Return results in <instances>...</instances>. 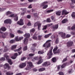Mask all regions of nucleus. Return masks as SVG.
<instances>
[{
    "instance_id": "nucleus-2",
    "label": "nucleus",
    "mask_w": 75,
    "mask_h": 75,
    "mask_svg": "<svg viewBox=\"0 0 75 75\" xmlns=\"http://www.w3.org/2000/svg\"><path fill=\"white\" fill-rule=\"evenodd\" d=\"M8 53H5L4 55V57H6V60L8 61V62L10 65H12L13 62H11V60L9 59V56H8Z\"/></svg>"
},
{
    "instance_id": "nucleus-6",
    "label": "nucleus",
    "mask_w": 75,
    "mask_h": 75,
    "mask_svg": "<svg viewBox=\"0 0 75 75\" xmlns=\"http://www.w3.org/2000/svg\"><path fill=\"white\" fill-rule=\"evenodd\" d=\"M18 24H19L20 25H24V22L23 21V20L21 19L20 21H18L17 22Z\"/></svg>"
},
{
    "instance_id": "nucleus-12",
    "label": "nucleus",
    "mask_w": 75,
    "mask_h": 75,
    "mask_svg": "<svg viewBox=\"0 0 75 75\" xmlns=\"http://www.w3.org/2000/svg\"><path fill=\"white\" fill-rule=\"evenodd\" d=\"M23 37H20L19 38H18V36H17L15 38V40L16 41H20V40H21L22 39H23Z\"/></svg>"
},
{
    "instance_id": "nucleus-44",
    "label": "nucleus",
    "mask_w": 75,
    "mask_h": 75,
    "mask_svg": "<svg viewBox=\"0 0 75 75\" xmlns=\"http://www.w3.org/2000/svg\"><path fill=\"white\" fill-rule=\"evenodd\" d=\"M10 36L11 38H13V37H14V35L12 33H10Z\"/></svg>"
},
{
    "instance_id": "nucleus-60",
    "label": "nucleus",
    "mask_w": 75,
    "mask_h": 75,
    "mask_svg": "<svg viewBox=\"0 0 75 75\" xmlns=\"http://www.w3.org/2000/svg\"><path fill=\"white\" fill-rule=\"evenodd\" d=\"M38 57H35L33 59H35V60H37V59H38Z\"/></svg>"
},
{
    "instance_id": "nucleus-8",
    "label": "nucleus",
    "mask_w": 75,
    "mask_h": 75,
    "mask_svg": "<svg viewBox=\"0 0 75 75\" xmlns=\"http://www.w3.org/2000/svg\"><path fill=\"white\" fill-rule=\"evenodd\" d=\"M50 65V62H46L43 63L42 64L43 67H45L46 66H48V65Z\"/></svg>"
},
{
    "instance_id": "nucleus-35",
    "label": "nucleus",
    "mask_w": 75,
    "mask_h": 75,
    "mask_svg": "<svg viewBox=\"0 0 75 75\" xmlns=\"http://www.w3.org/2000/svg\"><path fill=\"white\" fill-rule=\"evenodd\" d=\"M57 60V59L55 57H54L52 59V61L53 62H56V60Z\"/></svg>"
},
{
    "instance_id": "nucleus-55",
    "label": "nucleus",
    "mask_w": 75,
    "mask_h": 75,
    "mask_svg": "<svg viewBox=\"0 0 75 75\" xmlns=\"http://www.w3.org/2000/svg\"><path fill=\"white\" fill-rule=\"evenodd\" d=\"M58 38H57L55 41L56 44H58Z\"/></svg>"
},
{
    "instance_id": "nucleus-28",
    "label": "nucleus",
    "mask_w": 75,
    "mask_h": 75,
    "mask_svg": "<svg viewBox=\"0 0 75 75\" xmlns=\"http://www.w3.org/2000/svg\"><path fill=\"white\" fill-rule=\"evenodd\" d=\"M33 38L34 40H37V35H35L34 36H33Z\"/></svg>"
},
{
    "instance_id": "nucleus-1",
    "label": "nucleus",
    "mask_w": 75,
    "mask_h": 75,
    "mask_svg": "<svg viewBox=\"0 0 75 75\" xmlns=\"http://www.w3.org/2000/svg\"><path fill=\"white\" fill-rule=\"evenodd\" d=\"M51 40H47L46 42L43 45V47H46V48H50L51 47Z\"/></svg>"
},
{
    "instance_id": "nucleus-21",
    "label": "nucleus",
    "mask_w": 75,
    "mask_h": 75,
    "mask_svg": "<svg viewBox=\"0 0 75 75\" xmlns=\"http://www.w3.org/2000/svg\"><path fill=\"white\" fill-rule=\"evenodd\" d=\"M62 13V11H58L56 13V14L57 16H61V14Z\"/></svg>"
},
{
    "instance_id": "nucleus-18",
    "label": "nucleus",
    "mask_w": 75,
    "mask_h": 75,
    "mask_svg": "<svg viewBox=\"0 0 75 75\" xmlns=\"http://www.w3.org/2000/svg\"><path fill=\"white\" fill-rule=\"evenodd\" d=\"M25 38H30V34L28 33H26L24 35Z\"/></svg>"
},
{
    "instance_id": "nucleus-27",
    "label": "nucleus",
    "mask_w": 75,
    "mask_h": 75,
    "mask_svg": "<svg viewBox=\"0 0 75 75\" xmlns=\"http://www.w3.org/2000/svg\"><path fill=\"white\" fill-rule=\"evenodd\" d=\"M57 50H58V47L57 46L55 47L54 49L53 50L54 52H55V51H56Z\"/></svg>"
},
{
    "instance_id": "nucleus-10",
    "label": "nucleus",
    "mask_w": 75,
    "mask_h": 75,
    "mask_svg": "<svg viewBox=\"0 0 75 75\" xmlns=\"http://www.w3.org/2000/svg\"><path fill=\"white\" fill-rule=\"evenodd\" d=\"M39 60L37 64H41L42 62H43V59H42V57L41 56H40L39 58Z\"/></svg>"
},
{
    "instance_id": "nucleus-32",
    "label": "nucleus",
    "mask_w": 75,
    "mask_h": 75,
    "mask_svg": "<svg viewBox=\"0 0 75 75\" xmlns=\"http://www.w3.org/2000/svg\"><path fill=\"white\" fill-rule=\"evenodd\" d=\"M58 28V25L57 24L56 25L54 26L53 27V28L54 29H57Z\"/></svg>"
},
{
    "instance_id": "nucleus-51",
    "label": "nucleus",
    "mask_w": 75,
    "mask_h": 75,
    "mask_svg": "<svg viewBox=\"0 0 75 75\" xmlns=\"http://www.w3.org/2000/svg\"><path fill=\"white\" fill-rule=\"evenodd\" d=\"M71 36V35L69 34H67L66 35V38H69V37H70Z\"/></svg>"
},
{
    "instance_id": "nucleus-54",
    "label": "nucleus",
    "mask_w": 75,
    "mask_h": 75,
    "mask_svg": "<svg viewBox=\"0 0 75 75\" xmlns=\"http://www.w3.org/2000/svg\"><path fill=\"white\" fill-rule=\"evenodd\" d=\"M61 51V50L60 49H59L58 50V51L57 52H54V54H57V53H58V52H59Z\"/></svg>"
},
{
    "instance_id": "nucleus-53",
    "label": "nucleus",
    "mask_w": 75,
    "mask_h": 75,
    "mask_svg": "<svg viewBox=\"0 0 75 75\" xmlns=\"http://www.w3.org/2000/svg\"><path fill=\"white\" fill-rule=\"evenodd\" d=\"M34 55L35 54H29V57H33V56H34Z\"/></svg>"
},
{
    "instance_id": "nucleus-56",
    "label": "nucleus",
    "mask_w": 75,
    "mask_h": 75,
    "mask_svg": "<svg viewBox=\"0 0 75 75\" xmlns=\"http://www.w3.org/2000/svg\"><path fill=\"white\" fill-rule=\"evenodd\" d=\"M27 25H28V26H30V25H31V23L30 22H28V24H27Z\"/></svg>"
},
{
    "instance_id": "nucleus-42",
    "label": "nucleus",
    "mask_w": 75,
    "mask_h": 75,
    "mask_svg": "<svg viewBox=\"0 0 75 75\" xmlns=\"http://www.w3.org/2000/svg\"><path fill=\"white\" fill-rule=\"evenodd\" d=\"M17 33H20V34H23V32L21 30H19L17 31Z\"/></svg>"
},
{
    "instance_id": "nucleus-40",
    "label": "nucleus",
    "mask_w": 75,
    "mask_h": 75,
    "mask_svg": "<svg viewBox=\"0 0 75 75\" xmlns=\"http://www.w3.org/2000/svg\"><path fill=\"white\" fill-rule=\"evenodd\" d=\"M51 18L52 20L53 21H56V20L55 19V18H54V16H52L51 17Z\"/></svg>"
},
{
    "instance_id": "nucleus-7",
    "label": "nucleus",
    "mask_w": 75,
    "mask_h": 75,
    "mask_svg": "<svg viewBox=\"0 0 75 75\" xmlns=\"http://www.w3.org/2000/svg\"><path fill=\"white\" fill-rule=\"evenodd\" d=\"M59 35H61V37L63 38H65L66 34L65 33H63V32H61L59 33Z\"/></svg>"
},
{
    "instance_id": "nucleus-11",
    "label": "nucleus",
    "mask_w": 75,
    "mask_h": 75,
    "mask_svg": "<svg viewBox=\"0 0 75 75\" xmlns=\"http://www.w3.org/2000/svg\"><path fill=\"white\" fill-rule=\"evenodd\" d=\"M26 65V63H22L21 64L19 65V67L21 68H24V67H25Z\"/></svg>"
},
{
    "instance_id": "nucleus-5",
    "label": "nucleus",
    "mask_w": 75,
    "mask_h": 75,
    "mask_svg": "<svg viewBox=\"0 0 75 75\" xmlns=\"http://www.w3.org/2000/svg\"><path fill=\"white\" fill-rule=\"evenodd\" d=\"M51 48L52 49L49 52H48L47 55H49L48 59H50V58H51L52 55V49H53V47H52Z\"/></svg>"
},
{
    "instance_id": "nucleus-17",
    "label": "nucleus",
    "mask_w": 75,
    "mask_h": 75,
    "mask_svg": "<svg viewBox=\"0 0 75 75\" xmlns=\"http://www.w3.org/2000/svg\"><path fill=\"white\" fill-rule=\"evenodd\" d=\"M28 38H25L23 42V43L25 45H27L28 44Z\"/></svg>"
},
{
    "instance_id": "nucleus-37",
    "label": "nucleus",
    "mask_w": 75,
    "mask_h": 75,
    "mask_svg": "<svg viewBox=\"0 0 75 75\" xmlns=\"http://www.w3.org/2000/svg\"><path fill=\"white\" fill-rule=\"evenodd\" d=\"M34 31H35V29L33 28V29H31L30 30V32L31 34H32V33H34Z\"/></svg>"
},
{
    "instance_id": "nucleus-41",
    "label": "nucleus",
    "mask_w": 75,
    "mask_h": 75,
    "mask_svg": "<svg viewBox=\"0 0 75 75\" xmlns=\"http://www.w3.org/2000/svg\"><path fill=\"white\" fill-rule=\"evenodd\" d=\"M51 21L50 19V18H48L46 20V22L47 23H50Z\"/></svg>"
},
{
    "instance_id": "nucleus-57",
    "label": "nucleus",
    "mask_w": 75,
    "mask_h": 75,
    "mask_svg": "<svg viewBox=\"0 0 75 75\" xmlns=\"http://www.w3.org/2000/svg\"><path fill=\"white\" fill-rule=\"evenodd\" d=\"M69 74H71V73H72V69H71L69 71Z\"/></svg>"
},
{
    "instance_id": "nucleus-52",
    "label": "nucleus",
    "mask_w": 75,
    "mask_h": 75,
    "mask_svg": "<svg viewBox=\"0 0 75 75\" xmlns=\"http://www.w3.org/2000/svg\"><path fill=\"white\" fill-rule=\"evenodd\" d=\"M59 74L60 75H64V73L62 72H59Z\"/></svg>"
},
{
    "instance_id": "nucleus-16",
    "label": "nucleus",
    "mask_w": 75,
    "mask_h": 75,
    "mask_svg": "<svg viewBox=\"0 0 75 75\" xmlns=\"http://www.w3.org/2000/svg\"><path fill=\"white\" fill-rule=\"evenodd\" d=\"M17 56H18V54L17 53H15L14 54V56L11 57V58L13 59H15L17 58Z\"/></svg>"
},
{
    "instance_id": "nucleus-14",
    "label": "nucleus",
    "mask_w": 75,
    "mask_h": 75,
    "mask_svg": "<svg viewBox=\"0 0 75 75\" xmlns=\"http://www.w3.org/2000/svg\"><path fill=\"white\" fill-rule=\"evenodd\" d=\"M69 13V12H67L65 10H63L62 11V15H66L68 14Z\"/></svg>"
},
{
    "instance_id": "nucleus-43",
    "label": "nucleus",
    "mask_w": 75,
    "mask_h": 75,
    "mask_svg": "<svg viewBox=\"0 0 75 75\" xmlns=\"http://www.w3.org/2000/svg\"><path fill=\"white\" fill-rule=\"evenodd\" d=\"M71 16L72 17H75V12H73L72 13Z\"/></svg>"
},
{
    "instance_id": "nucleus-29",
    "label": "nucleus",
    "mask_w": 75,
    "mask_h": 75,
    "mask_svg": "<svg viewBox=\"0 0 75 75\" xmlns=\"http://www.w3.org/2000/svg\"><path fill=\"white\" fill-rule=\"evenodd\" d=\"M16 47H17L16 45H13L11 49L12 50H13V49H15V48H16Z\"/></svg>"
},
{
    "instance_id": "nucleus-64",
    "label": "nucleus",
    "mask_w": 75,
    "mask_h": 75,
    "mask_svg": "<svg viewBox=\"0 0 75 75\" xmlns=\"http://www.w3.org/2000/svg\"><path fill=\"white\" fill-rule=\"evenodd\" d=\"M72 52L73 53L75 52V49H73L72 50Z\"/></svg>"
},
{
    "instance_id": "nucleus-38",
    "label": "nucleus",
    "mask_w": 75,
    "mask_h": 75,
    "mask_svg": "<svg viewBox=\"0 0 75 75\" xmlns=\"http://www.w3.org/2000/svg\"><path fill=\"white\" fill-rule=\"evenodd\" d=\"M66 66V64H65V63L63 64L61 66L62 68H64V67H65Z\"/></svg>"
},
{
    "instance_id": "nucleus-49",
    "label": "nucleus",
    "mask_w": 75,
    "mask_h": 75,
    "mask_svg": "<svg viewBox=\"0 0 75 75\" xmlns=\"http://www.w3.org/2000/svg\"><path fill=\"white\" fill-rule=\"evenodd\" d=\"M47 7H48V5H46L44 6L43 7V8H44V9L46 8H47Z\"/></svg>"
},
{
    "instance_id": "nucleus-50",
    "label": "nucleus",
    "mask_w": 75,
    "mask_h": 75,
    "mask_svg": "<svg viewBox=\"0 0 75 75\" xmlns=\"http://www.w3.org/2000/svg\"><path fill=\"white\" fill-rule=\"evenodd\" d=\"M67 60V58L66 57L62 61L63 62H64L65 61H66Z\"/></svg>"
},
{
    "instance_id": "nucleus-58",
    "label": "nucleus",
    "mask_w": 75,
    "mask_h": 75,
    "mask_svg": "<svg viewBox=\"0 0 75 75\" xmlns=\"http://www.w3.org/2000/svg\"><path fill=\"white\" fill-rule=\"evenodd\" d=\"M61 67L60 65H59L58 67H57V71H58L60 69V67Z\"/></svg>"
},
{
    "instance_id": "nucleus-15",
    "label": "nucleus",
    "mask_w": 75,
    "mask_h": 75,
    "mask_svg": "<svg viewBox=\"0 0 75 75\" xmlns=\"http://www.w3.org/2000/svg\"><path fill=\"white\" fill-rule=\"evenodd\" d=\"M4 68L6 69L7 68L8 69H10V67L8 65V64L6 63L4 65Z\"/></svg>"
},
{
    "instance_id": "nucleus-34",
    "label": "nucleus",
    "mask_w": 75,
    "mask_h": 75,
    "mask_svg": "<svg viewBox=\"0 0 75 75\" xmlns=\"http://www.w3.org/2000/svg\"><path fill=\"white\" fill-rule=\"evenodd\" d=\"M15 41L16 40H12L10 41V43H11V44H13V43H14Z\"/></svg>"
},
{
    "instance_id": "nucleus-63",
    "label": "nucleus",
    "mask_w": 75,
    "mask_h": 75,
    "mask_svg": "<svg viewBox=\"0 0 75 75\" xmlns=\"http://www.w3.org/2000/svg\"><path fill=\"white\" fill-rule=\"evenodd\" d=\"M21 47H20V48H19L17 50H16L17 51H20L21 50Z\"/></svg>"
},
{
    "instance_id": "nucleus-23",
    "label": "nucleus",
    "mask_w": 75,
    "mask_h": 75,
    "mask_svg": "<svg viewBox=\"0 0 75 75\" xmlns=\"http://www.w3.org/2000/svg\"><path fill=\"white\" fill-rule=\"evenodd\" d=\"M6 60V59L4 57L1 58L0 59V62H2L3 61H5Z\"/></svg>"
},
{
    "instance_id": "nucleus-33",
    "label": "nucleus",
    "mask_w": 75,
    "mask_h": 75,
    "mask_svg": "<svg viewBox=\"0 0 75 75\" xmlns=\"http://www.w3.org/2000/svg\"><path fill=\"white\" fill-rule=\"evenodd\" d=\"M42 36L41 35H38V39L39 40H41V38H42Z\"/></svg>"
},
{
    "instance_id": "nucleus-31",
    "label": "nucleus",
    "mask_w": 75,
    "mask_h": 75,
    "mask_svg": "<svg viewBox=\"0 0 75 75\" xmlns=\"http://www.w3.org/2000/svg\"><path fill=\"white\" fill-rule=\"evenodd\" d=\"M48 3V2L47 1L43 3L41 5V6H44L45 5V4H47Z\"/></svg>"
},
{
    "instance_id": "nucleus-26",
    "label": "nucleus",
    "mask_w": 75,
    "mask_h": 75,
    "mask_svg": "<svg viewBox=\"0 0 75 75\" xmlns=\"http://www.w3.org/2000/svg\"><path fill=\"white\" fill-rule=\"evenodd\" d=\"M44 70H45V68H42L40 69L38 71L40 72H42V71H44Z\"/></svg>"
},
{
    "instance_id": "nucleus-39",
    "label": "nucleus",
    "mask_w": 75,
    "mask_h": 75,
    "mask_svg": "<svg viewBox=\"0 0 75 75\" xmlns=\"http://www.w3.org/2000/svg\"><path fill=\"white\" fill-rule=\"evenodd\" d=\"M47 28V25H46L43 26L42 30H46Z\"/></svg>"
},
{
    "instance_id": "nucleus-24",
    "label": "nucleus",
    "mask_w": 75,
    "mask_h": 75,
    "mask_svg": "<svg viewBox=\"0 0 75 75\" xmlns=\"http://www.w3.org/2000/svg\"><path fill=\"white\" fill-rule=\"evenodd\" d=\"M40 24H41V23H38V22H36L34 24V27H37V25L38 26V25Z\"/></svg>"
},
{
    "instance_id": "nucleus-30",
    "label": "nucleus",
    "mask_w": 75,
    "mask_h": 75,
    "mask_svg": "<svg viewBox=\"0 0 75 75\" xmlns=\"http://www.w3.org/2000/svg\"><path fill=\"white\" fill-rule=\"evenodd\" d=\"M54 11V10L53 9H51L50 10H47L46 11L47 13H51V12H52Z\"/></svg>"
},
{
    "instance_id": "nucleus-46",
    "label": "nucleus",
    "mask_w": 75,
    "mask_h": 75,
    "mask_svg": "<svg viewBox=\"0 0 75 75\" xmlns=\"http://www.w3.org/2000/svg\"><path fill=\"white\" fill-rule=\"evenodd\" d=\"M27 58V57H23L21 58V61H23L24 59H25Z\"/></svg>"
},
{
    "instance_id": "nucleus-22",
    "label": "nucleus",
    "mask_w": 75,
    "mask_h": 75,
    "mask_svg": "<svg viewBox=\"0 0 75 75\" xmlns=\"http://www.w3.org/2000/svg\"><path fill=\"white\" fill-rule=\"evenodd\" d=\"M67 21H68V20L67 19H64L62 21V23L63 24H65V23H66V22H67Z\"/></svg>"
},
{
    "instance_id": "nucleus-47",
    "label": "nucleus",
    "mask_w": 75,
    "mask_h": 75,
    "mask_svg": "<svg viewBox=\"0 0 75 75\" xmlns=\"http://www.w3.org/2000/svg\"><path fill=\"white\" fill-rule=\"evenodd\" d=\"M6 14L7 15H8V14H11V12H10V11H8L6 13Z\"/></svg>"
},
{
    "instance_id": "nucleus-48",
    "label": "nucleus",
    "mask_w": 75,
    "mask_h": 75,
    "mask_svg": "<svg viewBox=\"0 0 75 75\" xmlns=\"http://www.w3.org/2000/svg\"><path fill=\"white\" fill-rule=\"evenodd\" d=\"M41 24H39V25H38V30H40V27H41Z\"/></svg>"
},
{
    "instance_id": "nucleus-45",
    "label": "nucleus",
    "mask_w": 75,
    "mask_h": 75,
    "mask_svg": "<svg viewBox=\"0 0 75 75\" xmlns=\"http://www.w3.org/2000/svg\"><path fill=\"white\" fill-rule=\"evenodd\" d=\"M27 50V46H25V47H24L23 48V51H25Z\"/></svg>"
},
{
    "instance_id": "nucleus-3",
    "label": "nucleus",
    "mask_w": 75,
    "mask_h": 75,
    "mask_svg": "<svg viewBox=\"0 0 75 75\" xmlns=\"http://www.w3.org/2000/svg\"><path fill=\"white\" fill-rule=\"evenodd\" d=\"M27 66L25 68L26 70H30L31 69V67L33 66L32 62H27Z\"/></svg>"
},
{
    "instance_id": "nucleus-19",
    "label": "nucleus",
    "mask_w": 75,
    "mask_h": 75,
    "mask_svg": "<svg viewBox=\"0 0 75 75\" xmlns=\"http://www.w3.org/2000/svg\"><path fill=\"white\" fill-rule=\"evenodd\" d=\"M52 34V33H50L48 34L45 35L44 36V37L45 38H48V37H50V36H51Z\"/></svg>"
},
{
    "instance_id": "nucleus-9",
    "label": "nucleus",
    "mask_w": 75,
    "mask_h": 75,
    "mask_svg": "<svg viewBox=\"0 0 75 75\" xmlns=\"http://www.w3.org/2000/svg\"><path fill=\"white\" fill-rule=\"evenodd\" d=\"M4 23L5 24H11V20L10 19H7L4 21Z\"/></svg>"
},
{
    "instance_id": "nucleus-13",
    "label": "nucleus",
    "mask_w": 75,
    "mask_h": 75,
    "mask_svg": "<svg viewBox=\"0 0 75 75\" xmlns=\"http://www.w3.org/2000/svg\"><path fill=\"white\" fill-rule=\"evenodd\" d=\"M73 44V42L71 41H69L67 43V45L68 47H70Z\"/></svg>"
},
{
    "instance_id": "nucleus-59",
    "label": "nucleus",
    "mask_w": 75,
    "mask_h": 75,
    "mask_svg": "<svg viewBox=\"0 0 75 75\" xmlns=\"http://www.w3.org/2000/svg\"><path fill=\"white\" fill-rule=\"evenodd\" d=\"M51 38H55V36L54 35H52L50 37Z\"/></svg>"
},
{
    "instance_id": "nucleus-62",
    "label": "nucleus",
    "mask_w": 75,
    "mask_h": 75,
    "mask_svg": "<svg viewBox=\"0 0 75 75\" xmlns=\"http://www.w3.org/2000/svg\"><path fill=\"white\" fill-rule=\"evenodd\" d=\"M33 71H35V72H36V71H38V70L36 69H33Z\"/></svg>"
},
{
    "instance_id": "nucleus-36",
    "label": "nucleus",
    "mask_w": 75,
    "mask_h": 75,
    "mask_svg": "<svg viewBox=\"0 0 75 75\" xmlns=\"http://www.w3.org/2000/svg\"><path fill=\"white\" fill-rule=\"evenodd\" d=\"M44 52H42V51H39L38 52V54H42L44 53Z\"/></svg>"
},
{
    "instance_id": "nucleus-25",
    "label": "nucleus",
    "mask_w": 75,
    "mask_h": 75,
    "mask_svg": "<svg viewBox=\"0 0 75 75\" xmlns=\"http://www.w3.org/2000/svg\"><path fill=\"white\" fill-rule=\"evenodd\" d=\"M6 30H7V29L4 27H2L1 28V30H2L3 31H5Z\"/></svg>"
},
{
    "instance_id": "nucleus-4",
    "label": "nucleus",
    "mask_w": 75,
    "mask_h": 75,
    "mask_svg": "<svg viewBox=\"0 0 75 75\" xmlns=\"http://www.w3.org/2000/svg\"><path fill=\"white\" fill-rule=\"evenodd\" d=\"M9 17H14V20L15 21H17V20H18V17L17 16V15L16 14L15 15L14 14H12L9 16Z\"/></svg>"
},
{
    "instance_id": "nucleus-20",
    "label": "nucleus",
    "mask_w": 75,
    "mask_h": 75,
    "mask_svg": "<svg viewBox=\"0 0 75 75\" xmlns=\"http://www.w3.org/2000/svg\"><path fill=\"white\" fill-rule=\"evenodd\" d=\"M7 75H13V73L11 71H8L6 73Z\"/></svg>"
},
{
    "instance_id": "nucleus-61",
    "label": "nucleus",
    "mask_w": 75,
    "mask_h": 75,
    "mask_svg": "<svg viewBox=\"0 0 75 75\" xmlns=\"http://www.w3.org/2000/svg\"><path fill=\"white\" fill-rule=\"evenodd\" d=\"M69 64H70L69 63V62L68 63H65V64H66V66H68V65H69Z\"/></svg>"
}]
</instances>
